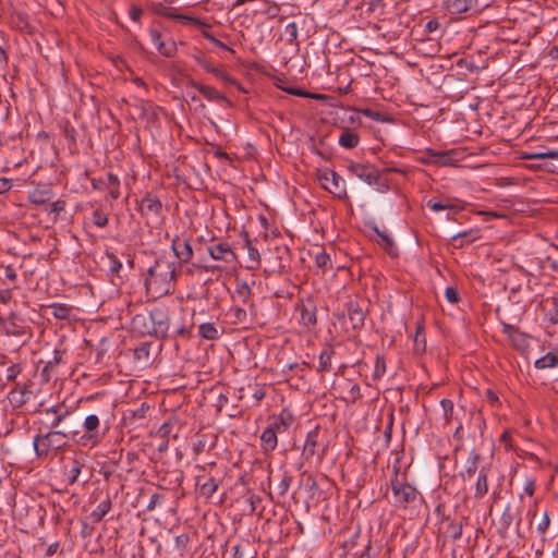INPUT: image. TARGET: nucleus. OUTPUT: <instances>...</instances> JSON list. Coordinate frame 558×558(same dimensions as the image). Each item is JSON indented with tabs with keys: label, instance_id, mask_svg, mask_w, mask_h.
<instances>
[{
	"label": "nucleus",
	"instance_id": "obj_58",
	"mask_svg": "<svg viewBox=\"0 0 558 558\" xmlns=\"http://www.w3.org/2000/svg\"><path fill=\"white\" fill-rule=\"evenodd\" d=\"M448 302L456 304L460 301L459 292L454 287H448L445 291Z\"/></svg>",
	"mask_w": 558,
	"mask_h": 558
},
{
	"label": "nucleus",
	"instance_id": "obj_44",
	"mask_svg": "<svg viewBox=\"0 0 558 558\" xmlns=\"http://www.w3.org/2000/svg\"><path fill=\"white\" fill-rule=\"evenodd\" d=\"M149 320V316L145 315H136L132 319V327L134 330H138L141 333H147V322Z\"/></svg>",
	"mask_w": 558,
	"mask_h": 558
},
{
	"label": "nucleus",
	"instance_id": "obj_61",
	"mask_svg": "<svg viewBox=\"0 0 558 558\" xmlns=\"http://www.w3.org/2000/svg\"><path fill=\"white\" fill-rule=\"evenodd\" d=\"M550 523V519L547 512H544L542 520L537 523V531L541 534H544Z\"/></svg>",
	"mask_w": 558,
	"mask_h": 558
},
{
	"label": "nucleus",
	"instance_id": "obj_27",
	"mask_svg": "<svg viewBox=\"0 0 558 558\" xmlns=\"http://www.w3.org/2000/svg\"><path fill=\"white\" fill-rule=\"evenodd\" d=\"M47 415H52L50 427H58L69 415V411L61 405H54L45 411Z\"/></svg>",
	"mask_w": 558,
	"mask_h": 558
},
{
	"label": "nucleus",
	"instance_id": "obj_55",
	"mask_svg": "<svg viewBox=\"0 0 558 558\" xmlns=\"http://www.w3.org/2000/svg\"><path fill=\"white\" fill-rule=\"evenodd\" d=\"M156 12H157L159 15H162V16L168 17V19H171V20H174V16L179 14V13H175V12H174V10H173L172 8L165 7V5H162L161 3H159V4L156 7Z\"/></svg>",
	"mask_w": 558,
	"mask_h": 558
},
{
	"label": "nucleus",
	"instance_id": "obj_33",
	"mask_svg": "<svg viewBox=\"0 0 558 558\" xmlns=\"http://www.w3.org/2000/svg\"><path fill=\"white\" fill-rule=\"evenodd\" d=\"M359 143H360L359 135L349 129L344 130L339 137L340 146L348 148V149L355 148L359 145Z\"/></svg>",
	"mask_w": 558,
	"mask_h": 558
},
{
	"label": "nucleus",
	"instance_id": "obj_14",
	"mask_svg": "<svg viewBox=\"0 0 558 558\" xmlns=\"http://www.w3.org/2000/svg\"><path fill=\"white\" fill-rule=\"evenodd\" d=\"M481 454L475 450L469 453L468 459L464 462L463 469L459 472V476L463 482H470L476 473H478V463Z\"/></svg>",
	"mask_w": 558,
	"mask_h": 558
},
{
	"label": "nucleus",
	"instance_id": "obj_2",
	"mask_svg": "<svg viewBox=\"0 0 558 558\" xmlns=\"http://www.w3.org/2000/svg\"><path fill=\"white\" fill-rule=\"evenodd\" d=\"M69 440V435L63 430H49L34 437L33 447L38 459H46L51 451L63 450Z\"/></svg>",
	"mask_w": 558,
	"mask_h": 558
},
{
	"label": "nucleus",
	"instance_id": "obj_62",
	"mask_svg": "<svg viewBox=\"0 0 558 558\" xmlns=\"http://www.w3.org/2000/svg\"><path fill=\"white\" fill-rule=\"evenodd\" d=\"M65 208V202L62 199H58L53 202L50 206V213L54 214V216H59L61 211H63Z\"/></svg>",
	"mask_w": 558,
	"mask_h": 558
},
{
	"label": "nucleus",
	"instance_id": "obj_60",
	"mask_svg": "<svg viewBox=\"0 0 558 558\" xmlns=\"http://www.w3.org/2000/svg\"><path fill=\"white\" fill-rule=\"evenodd\" d=\"M286 34L288 35L289 41H294L298 38V26L294 22L289 23L286 26Z\"/></svg>",
	"mask_w": 558,
	"mask_h": 558
},
{
	"label": "nucleus",
	"instance_id": "obj_51",
	"mask_svg": "<svg viewBox=\"0 0 558 558\" xmlns=\"http://www.w3.org/2000/svg\"><path fill=\"white\" fill-rule=\"evenodd\" d=\"M63 354L64 351L56 349L53 351L52 360L47 362L46 366L44 367V372L52 369L56 365H58L62 361Z\"/></svg>",
	"mask_w": 558,
	"mask_h": 558
},
{
	"label": "nucleus",
	"instance_id": "obj_50",
	"mask_svg": "<svg viewBox=\"0 0 558 558\" xmlns=\"http://www.w3.org/2000/svg\"><path fill=\"white\" fill-rule=\"evenodd\" d=\"M440 405L444 411V417L449 423L453 418V402L449 399H442Z\"/></svg>",
	"mask_w": 558,
	"mask_h": 558
},
{
	"label": "nucleus",
	"instance_id": "obj_18",
	"mask_svg": "<svg viewBox=\"0 0 558 558\" xmlns=\"http://www.w3.org/2000/svg\"><path fill=\"white\" fill-rule=\"evenodd\" d=\"M191 86L198 90L205 98L209 101H222L227 105H231L230 100L222 94H220L215 87L209 85H204L198 82L193 81Z\"/></svg>",
	"mask_w": 558,
	"mask_h": 558
},
{
	"label": "nucleus",
	"instance_id": "obj_25",
	"mask_svg": "<svg viewBox=\"0 0 558 558\" xmlns=\"http://www.w3.org/2000/svg\"><path fill=\"white\" fill-rule=\"evenodd\" d=\"M197 487H198V493L201 496L205 497V498H211L213 495L217 492L219 485H220V481L214 478V477H210L208 478L207 481H205L204 483H201L199 480H201V476H197Z\"/></svg>",
	"mask_w": 558,
	"mask_h": 558
},
{
	"label": "nucleus",
	"instance_id": "obj_28",
	"mask_svg": "<svg viewBox=\"0 0 558 558\" xmlns=\"http://www.w3.org/2000/svg\"><path fill=\"white\" fill-rule=\"evenodd\" d=\"M301 318L300 322L305 327L310 328L317 322L316 307L313 305H302L300 308Z\"/></svg>",
	"mask_w": 558,
	"mask_h": 558
},
{
	"label": "nucleus",
	"instance_id": "obj_39",
	"mask_svg": "<svg viewBox=\"0 0 558 558\" xmlns=\"http://www.w3.org/2000/svg\"><path fill=\"white\" fill-rule=\"evenodd\" d=\"M292 483V476L284 472L278 483L275 484V490L278 494L279 497H283Z\"/></svg>",
	"mask_w": 558,
	"mask_h": 558
},
{
	"label": "nucleus",
	"instance_id": "obj_20",
	"mask_svg": "<svg viewBox=\"0 0 558 558\" xmlns=\"http://www.w3.org/2000/svg\"><path fill=\"white\" fill-rule=\"evenodd\" d=\"M217 442L216 434H198L197 439L193 445V452L198 456L205 451H210L215 448Z\"/></svg>",
	"mask_w": 558,
	"mask_h": 558
},
{
	"label": "nucleus",
	"instance_id": "obj_43",
	"mask_svg": "<svg viewBox=\"0 0 558 558\" xmlns=\"http://www.w3.org/2000/svg\"><path fill=\"white\" fill-rule=\"evenodd\" d=\"M315 262L316 266L322 268L324 271L332 268L330 256L325 251L316 254Z\"/></svg>",
	"mask_w": 558,
	"mask_h": 558
},
{
	"label": "nucleus",
	"instance_id": "obj_21",
	"mask_svg": "<svg viewBox=\"0 0 558 558\" xmlns=\"http://www.w3.org/2000/svg\"><path fill=\"white\" fill-rule=\"evenodd\" d=\"M84 458L76 456L72 459L71 464L65 469V475L69 485H74L84 468Z\"/></svg>",
	"mask_w": 558,
	"mask_h": 558
},
{
	"label": "nucleus",
	"instance_id": "obj_29",
	"mask_svg": "<svg viewBox=\"0 0 558 558\" xmlns=\"http://www.w3.org/2000/svg\"><path fill=\"white\" fill-rule=\"evenodd\" d=\"M245 246L247 251V265L246 268L251 270H255L259 267V253L257 248L252 245L247 233H245Z\"/></svg>",
	"mask_w": 558,
	"mask_h": 558
},
{
	"label": "nucleus",
	"instance_id": "obj_49",
	"mask_svg": "<svg viewBox=\"0 0 558 558\" xmlns=\"http://www.w3.org/2000/svg\"><path fill=\"white\" fill-rule=\"evenodd\" d=\"M211 74L226 83L236 84V81L222 66H216Z\"/></svg>",
	"mask_w": 558,
	"mask_h": 558
},
{
	"label": "nucleus",
	"instance_id": "obj_54",
	"mask_svg": "<svg viewBox=\"0 0 558 558\" xmlns=\"http://www.w3.org/2000/svg\"><path fill=\"white\" fill-rule=\"evenodd\" d=\"M107 256L110 259V271L114 275H118L120 269L122 268V263L117 258V256L113 253H107Z\"/></svg>",
	"mask_w": 558,
	"mask_h": 558
},
{
	"label": "nucleus",
	"instance_id": "obj_41",
	"mask_svg": "<svg viewBox=\"0 0 558 558\" xmlns=\"http://www.w3.org/2000/svg\"><path fill=\"white\" fill-rule=\"evenodd\" d=\"M547 305H550L551 307L547 310L546 318L550 324L557 325L558 324V300L553 299L550 302L547 301L545 307Z\"/></svg>",
	"mask_w": 558,
	"mask_h": 558
},
{
	"label": "nucleus",
	"instance_id": "obj_56",
	"mask_svg": "<svg viewBox=\"0 0 558 558\" xmlns=\"http://www.w3.org/2000/svg\"><path fill=\"white\" fill-rule=\"evenodd\" d=\"M174 542H175L177 549L184 551L190 542V536L186 533L180 534V535L175 536Z\"/></svg>",
	"mask_w": 558,
	"mask_h": 558
},
{
	"label": "nucleus",
	"instance_id": "obj_53",
	"mask_svg": "<svg viewBox=\"0 0 558 558\" xmlns=\"http://www.w3.org/2000/svg\"><path fill=\"white\" fill-rule=\"evenodd\" d=\"M22 366L21 364H12L7 368V375L5 378L9 381H14L16 377L21 374Z\"/></svg>",
	"mask_w": 558,
	"mask_h": 558
},
{
	"label": "nucleus",
	"instance_id": "obj_9",
	"mask_svg": "<svg viewBox=\"0 0 558 558\" xmlns=\"http://www.w3.org/2000/svg\"><path fill=\"white\" fill-rule=\"evenodd\" d=\"M149 322L153 325L151 330H147L148 335H153L156 338H166L169 331L170 317L165 308H154L149 313Z\"/></svg>",
	"mask_w": 558,
	"mask_h": 558
},
{
	"label": "nucleus",
	"instance_id": "obj_5",
	"mask_svg": "<svg viewBox=\"0 0 558 558\" xmlns=\"http://www.w3.org/2000/svg\"><path fill=\"white\" fill-rule=\"evenodd\" d=\"M207 252L213 259L222 263V265L206 266L205 269L207 271L228 269L229 267H234L238 262V256L228 242L213 241L211 244L207 246Z\"/></svg>",
	"mask_w": 558,
	"mask_h": 558
},
{
	"label": "nucleus",
	"instance_id": "obj_32",
	"mask_svg": "<svg viewBox=\"0 0 558 558\" xmlns=\"http://www.w3.org/2000/svg\"><path fill=\"white\" fill-rule=\"evenodd\" d=\"M198 335L205 340H217L221 332L214 323H203L198 326Z\"/></svg>",
	"mask_w": 558,
	"mask_h": 558
},
{
	"label": "nucleus",
	"instance_id": "obj_22",
	"mask_svg": "<svg viewBox=\"0 0 558 558\" xmlns=\"http://www.w3.org/2000/svg\"><path fill=\"white\" fill-rule=\"evenodd\" d=\"M477 0H446V9L451 14H461L476 5Z\"/></svg>",
	"mask_w": 558,
	"mask_h": 558
},
{
	"label": "nucleus",
	"instance_id": "obj_12",
	"mask_svg": "<svg viewBox=\"0 0 558 558\" xmlns=\"http://www.w3.org/2000/svg\"><path fill=\"white\" fill-rule=\"evenodd\" d=\"M149 37H150V40L153 41V44L155 45L156 49L158 50V52L161 56H163L166 58H171L175 54L177 44L173 40H169V41L162 40L161 33L157 28L151 27L149 29Z\"/></svg>",
	"mask_w": 558,
	"mask_h": 558
},
{
	"label": "nucleus",
	"instance_id": "obj_45",
	"mask_svg": "<svg viewBox=\"0 0 558 558\" xmlns=\"http://www.w3.org/2000/svg\"><path fill=\"white\" fill-rule=\"evenodd\" d=\"M386 373V362L383 355H377L375 361V367H374V379L381 378Z\"/></svg>",
	"mask_w": 558,
	"mask_h": 558
},
{
	"label": "nucleus",
	"instance_id": "obj_36",
	"mask_svg": "<svg viewBox=\"0 0 558 558\" xmlns=\"http://www.w3.org/2000/svg\"><path fill=\"white\" fill-rule=\"evenodd\" d=\"M106 187L109 189V194L112 199H118L120 197V180L116 174L111 172L107 173Z\"/></svg>",
	"mask_w": 558,
	"mask_h": 558
},
{
	"label": "nucleus",
	"instance_id": "obj_3",
	"mask_svg": "<svg viewBox=\"0 0 558 558\" xmlns=\"http://www.w3.org/2000/svg\"><path fill=\"white\" fill-rule=\"evenodd\" d=\"M106 432H100L99 417L96 414H89L83 422V434L73 432L72 439L81 447L94 448L101 442Z\"/></svg>",
	"mask_w": 558,
	"mask_h": 558
},
{
	"label": "nucleus",
	"instance_id": "obj_13",
	"mask_svg": "<svg viewBox=\"0 0 558 558\" xmlns=\"http://www.w3.org/2000/svg\"><path fill=\"white\" fill-rule=\"evenodd\" d=\"M452 151H435L427 149L422 161L427 165L448 167L453 165Z\"/></svg>",
	"mask_w": 558,
	"mask_h": 558
},
{
	"label": "nucleus",
	"instance_id": "obj_35",
	"mask_svg": "<svg viewBox=\"0 0 558 558\" xmlns=\"http://www.w3.org/2000/svg\"><path fill=\"white\" fill-rule=\"evenodd\" d=\"M521 159L523 160H538V159H557L558 160V150H539L535 153H522Z\"/></svg>",
	"mask_w": 558,
	"mask_h": 558
},
{
	"label": "nucleus",
	"instance_id": "obj_63",
	"mask_svg": "<svg viewBox=\"0 0 558 558\" xmlns=\"http://www.w3.org/2000/svg\"><path fill=\"white\" fill-rule=\"evenodd\" d=\"M365 117L374 120V121H384L383 114L379 111H374L372 109H363L360 111Z\"/></svg>",
	"mask_w": 558,
	"mask_h": 558
},
{
	"label": "nucleus",
	"instance_id": "obj_6",
	"mask_svg": "<svg viewBox=\"0 0 558 558\" xmlns=\"http://www.w3.org/2000/svg\"><path fill=\"white\" fill-rule=\"evenodd\" d=\"M349 171L369 185H378L380 191H387L389 189L387 179L383 178L379 171L373 166L352 162L349 166Z\"/></svg>",
	"mask_w": 558,
	"mask_h": 558
},
{
	"label": "nucleus",
	"instance_id": "obj_17",
	"mask_svg": "<svg viewBox=\"0 0 558 558\" xmlns=\"http://www.w3.org/2000/svg\"><path fill=\"white\" fill-rule=\"evenodd\" d=\"M279 432V424L274 422L269 424L262 433L260 440L265 451H272L277 447V433Z\"/></svg>",
	"mask_w": 558,
	"mask_h": 558
},
{
	"label": "nucleus",
	"instance_id": "obj_48",
	"mask_svg": "<svg viewBox=\"0 0 558 558\" xmlns=\"http://www.w3.org/2000/svg\"><path fill=\"white\" fill-rule=\"evenodd\" d=\"M92 221L95 226L104 228L108 225V215L102 210L97 209L93 213Z\"/></svg>",
	"mask_w": 558,
	"mask_h": 558
},
{
	"label": "nucleus",
	"instance_id": "obj_26",
	"mask_svg": "<svg viewBox=\"0 0 558 558\" xmlns=\"http://www.w3.org/2000/svg\"><path fill=\"white\" fill-rule=\"evenodd\" d=\"M31 391L27 386L17 385L14 389H12L9 393V399L12 403L21 407L25 404L29 400Z\"/></svg>",
	"mask_w": 558,
	"mask_h": 558
},
{
	"label": "nucleus",
	"instance_id": "obj_19",
	"mask_svg": "<svg viewBox=\"0 0 558 558\" xmlns=\"http://www.w3.org/2000/svg\"><path fill=\"white\" fill-rule=\"evenodd\" d=\"M488 474H489V468L482 466L480 469L475 484H474V498L482 499L487 495L488 489H489Z\"/></svg>",
	"mask_w": 558,
	"mask_h": 558
},
{
	"label": "nucleus",
	"instance_id": "obj_64",
	"mask_svg": "<svg viewBox=\"0 0 558 558\" xmlns=\"http://www.w3.org/2000/svg\"><path fill=\"white\" fill-rule=\"evenodd\" d=\"M266 396L265 388L263 386H256L253 398L255 399V403H259Z\"/></svg>",
	"mask_w": 558,
	"mask_h": 558
},
{
	"label": "nucleus",
	"instance_id": "obj_30",
	"mask_svg": "<svg viewBox=\"0 0 558 558\" xmlns=\"http://www.w3.org/2000/svg\"><path fill=\"white\" fill-rule=\"evenodd\" d=\"M111 499L109 496L106 497L99 505L92 511L90 518L94 523L100 522L104 517L111 510Z\"/></svg>",
	"mask_w": 558,
	"mask_h": 558
},
{
	"label": "nucleus",
	"instance_id": "obj_7",
	"mask_svg": "<svg viewBox=\"0 0 558 558\" xmlns=\"http://www.w3.org/2000/svg\"><path fill=\"white\" fill-rule=\"evenodd\" d=\"M326 451L327 445L320 441V430L318 427H315L306 436L302 454L306 460L312 459L315 454L322 460Z\"/></svg>",
	"mask_w": 558,
	"mask_h": 558
},
{
	"label": "nucleus",
	"instance_id": "obj_37",
	"mask_svg": "<svg viewBox=\"0 0 558 558\" xmlns=\"http://www.w3.org/2000/svg\"><path fill=\"white\" fill-rule=\"evenodd\" d=\"M448 521L445 534L453 541H458L462 536V523L454 520L446 519Z\"/></svg>",
	"mask_w": 558,
	"mask_h": 558
},
{
	"label": "nucleus",
	"instance_id": "obj_15",
	"mask_svg": "<svg viewBox=\"0 0 558 558\" xmlns=\"http://www.w3.org/2000/svg\"><path fill=\"white\" fill-rule=\"evenodd\" d=\"M366 317V311L356 301H350L348 303V318L353 329L363 327Z\"/></svg>",
	"mask_w": 558,
	"mask_h": 558
},
{
	"label": "nucleus",
	"instance_id": "obj_52",
	"mask_svg": "<svg viewBox=\"0 0 558 558\" xmlns=\"http://www.w3.org/2000/svg\"><path fill=\"white\" fill-rule=\"evenodd\" d=\"M230 315L232 316L234 324L244 323L247 316L246 311L241 307L232 308Z\"/></svg>",
	"mask_w": 558,
	"mask_h": 558
},
{
	"label": "nucleus",
	"instance_id": "obj_23",
	"mask_svg": "<svg viewBox=\"0 0 558 558\" xmlns=\"http://www.w3.org/2000/svg\"><path fill=\"white\" fill-rule=\"evenodd\" d=\"M477 233H478L477 230L462 231V232H459V233L452 235L450 238V241L456 248H460L464 244L472 243L475 240H477L480 238Z\"/></svg>",
	"mask_w": 558,
	"mask_h": 558
},
{
	"label": "nucleus",
	"instance_id": "obj_10",
	"mask_svg": "<svg viewBox=\"0 0 558 558\" xmlns=\"http://www.w3.org/2000/svg\"><path fill=\"white\" fill-rule=\"evenodd\" d=\"M138 210L142 216L156 220L160 218L162 214V203L156 195L147 193L138 202Z\"/></svg>",
	"mask_w": 558,
	"mask_h": 558
},
{
	"label": "nucleus",
	"instance_id": "obj_4",
	"mask_svg": "<svg viewBox=\"0 0 558 558\" xmlns=\"http://www.w3.org/2000/svg\"><path fill=\"white\" fill-rule=\"evenodd\" d=\"M390 486L393 496V505L397 508H407L421 497L415 486L399 478V472L397 470L395 471V476L391 478Z\"/></svg>",
	"mask_w": 558,
	"mask_h": 558
},
{
	"label": "nucleus",
	"instance_id": "obj_42",
	"mask_svg": "<svg viewBox=\"0 0 558 558\" xmlns=\"http://www.w3.org/2000/svg\"><path fill=\"white\" fill-rule=\"evenodd\" d=\"M150 354V345L148 343H142L134 350V359L140 362H148Z\"/></svg>",
	"mask_w": 558,
	"mask_h": 558
},
{
	"label": "nucleus",
	"instance_id": "obj_11",
	"mask_svg": "<svg viewBox=\"0 0 558 558\" xmlns=\"http://www.w3.org/2000/svg\"><path fill=\"white\" fill-rule=\"evenodd\" d=\"M502 325V332L507 335L508 339L511 341L512 347L521 352H524L529 349V337L526 333L522 332L515 326L505 323Z\"/></svg>",
	"mask_w": 558,
	"mask_h": 558
},
{
	"label": "nucleus",
	"instance_id": "obj_47",
	"mask_svg": "<svg viewBox=\"0 0 558 558\" xmlns=\"http://www.w3.org/2000/svg\"><path fill=\"white\" fill-rule=\"evenodd\" d=\"M373 230L381 239V241L385 242V251L388 254L392 255L395 246L392 239L387 233L379 231V229L376 226L373 228Z\"/></svg>",
	"mask_w": 558,
	"mask_h": 558
},
{
	"label": "nucleus",
	"instance_id": "obj_40",
	"mask_svg": "<svg viewBox=\"0 0 558 558\" xmlns=\"http://www.w3.org/2000/svg\"><path fill=\"white\" fill-rule=\"evenodd\" d=\"M174 21L181 22L183 24H191L197 27H207L208 24L202 21L198 17L186 15V14H178L174 16Z\"/></svg>",
	"mask_w": 558,
	"mask_h": 558
},
{
	"label": "nucleus",
	"instance_id": "obj_38",
	"mask_svg": "<svg viewBox=\"0 0 558 558\" xmlns=\"http://www.w3.org/2000/svg\"><path fill=\"white\" fill-rule=\"evenodd\" d=\"M49 307L54 318L68 319L71 315V307L65 304L53 303Z\"/></svg>",
	"mask_w": 558,
	"mask_h": 558
},
{
	"label": "nucleus",
	"instance_id": "obj_16",
	"mask_svg": "<svg viewBox=\"0 0 558 558\" xmlns=\"http://www.w3.org/2000/svg\"><path fill=\"white\" fill-rule=\"evenodd\" d=\"M171 247L181 263H189L192 259L193 248L189 240H181L179 236H175L172 240Z\"/></svg>",
	"mask_w": 558,
	"mask_h": 558
},
{
	"label": "nucleus",
	"instance_id": "obj_46",
	"mask_svg": "<svg viewBox=\"0 0 558 558\" xmlns=\"http://www.w3.org/2000/svg\"><path fill=\"white\" fill-rule=\"evenodd\" d=\"M427 207L430 208L432 210L434 211H439V210H444V209H457L458 206L451 202H447V203H442V202H437V201H434V199H429L427 202Z\"/></svg>",
	"mask_w": 558,
	"mask_h": 558
},
{
	"label": "nucleus",
	"instance_id": "obj_59",
	"mask_svg": "<svg viewBox=\"0 0 558 558\" xmlns=\"http://www.w3.org/2000/svg\"><path fill=\"white\" fill-rule=\"evenodd\" d=\"M283 90H286L287 93H289L291 95L301 96V97H312V98H316V99L324 97L322 95L310 94V93L299 89V88H283Z\"/></svg>",
	"mask_w": 558,
	"mask_h": 558
},
{
	"label": "nucleus",
	"instance_id": "obj_34",
	"mask_svg": "<svg viewBox=\"0 0 558 558\" xmlns=\"http://www.w3.org/2000/svg\"><path fill=\"white\" fill-rule=\"evenodd\" d=\"M537 369H546L558 366V353L548 352L534 362Z\"/></svg>",
	"mask_w": 558,
	"mask_h": 558
},
{
	"label": "nucleus",
	"instance_id": "obj_1",
	"mask_svg": "<svg viewBox=\"0 0 558 558\" xmlns=\"http://www.w3.org/2000/svg\"><path fill=\"white\" fill-rule=\"evenodd\" d=\"M173 265L174 263L168 260L165 256L155 257L154 264L147 269L145 278L147 294L157 299L170 292L175 276Z\"/></svg>",
	"mask_w": 558,
	"mask_h": 558
},
{
	"label": "nucleus",
	"instance_id": "obj_8",
	"mask_svg": "<svg viewBox=\"0 0 558 558\" xmlns=\"http://www.w3.org/2000/svg\"><path fill=\"white\" fill-rule=\"evenodd\" d=\"M322 185L340 199L348 197L345 181L333 170L325 171L320 177Z\"/></svg>",
	"mask_w": 558,
	"mask_h": 558
},
{
	"label": "nucleus",
	"instance_id": "obj_31",
	"mask_svg": "<svg viewBox=\"0 0 558 558\" xmlns=\"http://www.w3.org/2000/svg\"><path fill=\"white\" fill-rule=\"evenodd\" d=\"M335 354L332 347H326L319 354L317 371L320 373L329 372L331 368V360Z\"/></svg>",
	"mask_w": 558,
	"mask_h": 558
},
{
	"label": "nucleus",
	"instance_id": "obj_24",
	"mask_svg": "<svg viewBox=\"0 0 558 558\" xmlns=\"http://www.w3.org/2000/svg\"><path fill=\"white\" fill-rule=\"evenodd\" d=\"M53 197V193L50 187L43 186L36 187L29 194V201L36 205H44L50 202Z\"/></svg>",
	"mask_w": 558,
	"mask_h": 558
},
{
	"label": "nucleus",
	"instance_id": "obj_57",
	"mask_svg": "<svg viewBox=\"0 0 558 558\" xmlns=\"http://www.w3.org/2000/svg\"><path fill=\"white\" fill-rule=\"evenodd\" d=\"M513 514L511 512V507L510 505L506 506L502 514H501V523L504 526L508 527L512 524L513 522Z\"/></svg>",
	"mask_w": 558,
	"mask_h": 558
}]
</instances>
